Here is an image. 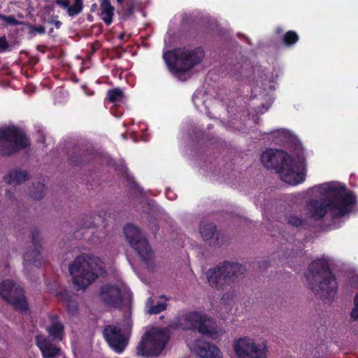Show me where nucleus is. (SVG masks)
<instances>
[{
    "instance_id": "31",
    "label": "nucleus",
    "mask_w": 358,
    "mask_h": 358,
    "mask_svg": "<svg viewBox=\"0 0 358 358\" xmlns=\"http://www.w3.org/2000/svg\"><path fill=\"white\" fill-rule=\"evenodd\" d=\"M57 297L59 301L65 304L71 297L66 290H62L57 294Z\"/></svg>"
},
{
    "instance_id": "23",
    "label": "nucleus",
    "mask_w": 358,
    "mask_h": 358,
    "mask_svg": "<svg viewBox=\"0 0 358 358\" xmlns=\"http://www.w3.org/2000/svg\"><path fill=\"white\" fill-rule=\"evenodd\" d=\"M166 308L167 304L164 302H158L155 305L154 300L151 297L148 298L145 303L146 311L150 315L159 314L165 310Z\"/></svg>"
},
{
    "instance_id": "27",
    "label": "nucleus",
    "mask_w": 358,
    "mask_h": 358,
    "mask_svg": "<svg viewBox=\"0 0 358 358\" xmlns=\"http://www.w3.org/2000/svg\"><path fill=\"white\" fill-rule=\"evenodd\" d=\"M285 220L288 224L293 227H299L304 223V220L294 214L288 215Z\"/></svg>"
},
{
    "instance_id": "28",
    "label": "nucleus",
    "mask_w": 358,
    "mask_h": 358,
    "mask_svg": "<svg viewBox=\"0 0 358 358\" xmlns=\"http://www.w3.org/2000/svg\"><path fill=\"white\" fill-rule=\"evenodd\" d=\"M122 96V91L120 89H113L108 92V100L110 102H115L120 100Z\"/></svg>"
},
{
    "instance_id": "11",
    "label": "nucleus",
    "mask_w": 358,
    "mask_h": 358,
    "mask_svg": "<svg viewBox=\"0 0 358 358\" xmlns=\"http://www.w3.org/2000/svg\"><path fill=\"white\" fill-rule=\"evenodd\" d=\"M124 233L129 245L143 261L148 262L152 258L153 252L145 235L138 227L128 224L124 228Z\"/></svg>"
},
{
    "instance_id": "9",
    "label": "nucleus",
    "mask_w": 358,
    "mask_h": 358,
    "mask_svg": "<svg viewBox=\"0 0 358 358\" xmlns=\"http://www.w3.org/2000/svg\"><path fill=\"white\" fill-rule=\"evenodd\" d=\"M29 145L24 134L15 127L0 130V154L10 155Z\"/></svg>"
},
{
    "instance_id": "24",
    "label": "nucleus",
    "mask_w": 358,
    "mask_h": 358,
    "mask_svg": "<svg viewBox=\"0 0 358 358\" xmlns=\"http://www.w3.org/2000/svg\"><path fill=\"white\" fill-rule=\"evenodd\" d=\"M44 189L45 186L43 183H33L32 186L29 188V194L34 199L40 200L44 196Z\"/></svg>"
},
{
    "instance_id": "43",
    "label": "nucleus",
    "mask_w": 358,
    "mask_h": 358,
    "mask_svg": "<svg viewBox=\"0 0 358 358\" xmlns=\"http://www.w3.org/2000/svg\"><path fill=\"white\" fill-rule=\"evenodd\" d=\"M64 358H65V357H64Z\"/></svg>"
},
{
    "instance_id": "22",
    "label": "nucleus",
    "mask_w": 358,
    "mask_h": 358,
    "mask_svg": "<svg viewBox=\"0 0 358 358\" xmlns=\"http://www.w3.org/2000/svg\"><path fill=\"white\" fill-rule=\"evenodd\" d=\"M101 18L106 24L112 23L114 15V7L111 5L110 0H103L101 3Z\"/></svg>"
},
{
    "instance_id": "37",
    "label": "nucleus",
    "mask_w": 358,
    "mask_h": 358,
    "mask_svg": "<svg viewBox=\"0 0 358 358\" xmlns=\"http://www.w3.org/2000/svg\"><path fill=\"white\" fill-rule=\"evenodd\" d=\"M55 17H52L51 20H50L49 22L53 24L57 29H59L62 25V22L59 20H55Z\"/></svg>"
},
{
    "instance_id": "19",
    "label": "nucleus",
    "mask_w": 358,
    "mask_h": 358,
    "mask_svg": "<svg viewBox=\"0 0 358 358\" xmlns=\"http://www.w3.org/2000/svg\"><path fill=\"white\" fill-rule=\"evenodd\" d=\"M50 324L46 327V331L54 341H61L64 336V326L58 317H50Z\"/></svg>"
},
{
    "instance_id": "33",
    "label": "nucleus",
    "mask_w": 358,
    "mask_h": 358,
    "mask_svg": "<svg viewBox=\"0 0 358 358\" xmlns=\"http://www.w3.org/2000/svg\"><path fill=\"white\" fill-rule=\"evenodd\" d=\"M351 317L355 320H358V294L354 300V308L351 312Z\"/></svg>"
},
{
    "instance_id": "42",
    "label": "nucleus",
    "mask_w": 358,
    "mask_h": 358,
    "mask_svg": "<svg viewBox=\"0 0 358 358\" xmlns=\"http://www.w3.org/2000/svg\"><path fill=\"white\" fill-rule=\"evenodd\" d=\"M124 0H117L118 3H121Z\"/></svg>"
},
{
    "instance_id": "26",
    "label": "nucleus",
    "mask_w": 358,
    "mask_h": 358,
    "mask_svg": "<svg viewBox=\"0 0 358 358\" xmlns=\"http://www.w3.org/2000/svg\"><path fill=\"white\" fill-rule=\"evenodd\" d=\"M299 40L297 34L294 31H287L283 38L285 44L287 46L294 44Z\"/></svg>"
},
{
    "instance_id": "39",
    "label": "nucleus",
    "mask_w": 358,
    "mask_h": 358,
    "mask_svg": "<svg viewBox=\"0 0 358 358\" xmlns=\"http://www.w3.org/2000/svg\"><path fill=\"white\" fill-rule=\"evenodd\" d=\"M4 15L0 13V19L2 20L3 19Z\"/></svg>"
},
{
    "instance_id": "14",
    "label": "nucleus",
    "mask_w": 358,
    "mask_h": 358,
    "mask_svg": "<svg viewBox=\"0 0 358 358\" xmlns=\"http://www.w3.org/2000/svg\"><path fill=\"white\" fill-rule=\"evenodd\" d=\"M199 231L203 241L210 245L220 248L229 243L227 237L220 233L213 223H201Z\"/></svg>"
},
{
    "instance_id": "30",
    "label": "nucleus",
    "mask_w": 358,
    "mask_h": 358,
    "mask_svg": "<svg viewBox=\"0 0 358 358\" xmlns=\"http://www.w3.org/2000/svg\"><path fill=\"white\" fill-rule=\"evenodd\" d=\"M64 305L69 313L74 314L77 312V303L71 298Z\"/></svg>"
},
{
    "instance_id": "34",
    "label": "nucleus",
    "mask_w": 358,
    "mask_h": 358,
    "mask_svg": "<svg viewBox=\"0 0 358 358\" xmlns=\"http://www.w3.org/2000/svg\"><path fill=\"white\" fill-rule=\"evenodd\" d=\"M9 50V44L5 36L0 37V52H5Z\"/></svg>"
},
{
    "instance_id": "41",
    "label": "nucleus",
    "mask_w": 358,
    "mask_h": 358,
    "mask_svg": "<svg viewBox=\"0 0 358 358\" xmlns=\"http://www.w3.org/2000/svg\"><path fill=\"white\" fill-rule=\"evenodd\" d=\"M96 7V4H93L92 6V9H94Z\"/></svg>"
},
{
    "instance_id": "8",
    "label": "nucleus",
    "mask_w": 358,
    "mask_h": 358,
    "mask_svg": "<svg viewBox=\"0 0 358 358\" xmlns=\"http://www.w3.org/2000/svg\"><path fill=\"white\" fill-rule=\"evenodd\" d=\"M236 358H267L268 346L265 341L251 336H243L234 342Z\"/></svg>"
},
{
    "instance_id": "20",
    "label": "nucleus",
    "mask_w": 358,
    "mask_h": 358,
    "mask_svg": "<svg viewBox=\"0 0 358 358\" xmlns=\"http://www.w3.org/2000/svg\"><path fill=\"white\" fill-rule=\"evenodd\" d=\"M29 179V173L26 170L20 169L10 171L4 177L5 181L11 185H20Z\"/></svg>"
},
{
    "instance_id": "13",
    "label": "nucleus",
    "mask_w": 358,
    "mask_h": 358,
    "mask_svg": "<svg viewBox=\"0 0 358 358\" xmlns=\"http://www.w3.org/2000/svg\"><path fill=\"white\" fill-rule=\"evenodd\" d=\"M129 295L127 285L119 281L114 285L106 284L100 289V296L107 304L112 306H119L123 299Z\"/></svg>"
},
{
    "instance_id": "5",
    "label": "nucleus",
    "mask_w": 358,
    "mask_h": 358,
    "mask_svg": "<svg viewBox=\"0 0 358 358\" xmlns=\"http://www.w3.org/2000/svg\"><path fill=\"white\" fill-rule=\"evenodd\" d=\"M245 272V268L241 264L226 262L208 271V281L211 287L224 290L231 287Z\"/></svg>"
},
{
    "instance_id": "35",
    "label": "nucleus",
    "mask_w": 358,
    "mask_h": 358,
    "mask_svg": "<svg viewBox=\"0 0 358 358\" xmlns=\"http://www.w3.org/2000/svg\"><path fill=\"white\" fill-rule=\"evenodd\" d=\"M29 30L31 33H38L43 34L45 32V27L43 26L34 27L30 26Z\"/></svg>"
},
{
    "instance_id": "32",
    "label": "nucleus",
    "mask_w": 358,
    "mask_h": 358,
    "mask_svg": "<svg viewBox=\"0 0 358 358\" xmlns=\"http://www.w3.org/2000/svg\"><path fill=\"white\" fill-rule=\"evenodd\" d=\"M2 20L5 22L6 25H18L20 24V22L12 15H4Z\"/></svg>"
},
{
    "instance_id": "7",
    "label": "nucleus",
    "mask_w": 358,
    "mask_h": 358,
    "mask_svg": "<svg viewBox=\"0 0 358 358\" xmlns=\"http://www.w3.org/2000/svg\"><path fill=\"white\" fill-rule=\"evenodd\" d=\"M170 338V331L165 328H153L146 331L137 347V354L145 357L159 356Z\"/></svg>"
},
{
    "instance_id": "2",
    "label": "nucleus",
    "mask_w": 358,
    "mask_h": 358,
    "mask_svg": "<svg viewBox=\"0 0 358 358\" xmlns=\"http://www.w3.org/2000/svg\"><path fill=\"white\" fill-rule=\"evenodd\" d=\"M263 165L268 169H274L280 179L291 185H296L305 180L303 167H299L292 158L281 150L269 149L261 157Z\"/></svg>"
},
{
    "instance_id": "16",
    "label": "nucleus",
    "mask_w": 358,
    "mask_h": 358,
    "mask_svg": "<svg viewBox=\"0 0 358 358\" xmlns=\"http://www.w3.org/2000/svg\"><path fill=\"white\" fill-rule=\"evenodd\" d=\"M188 345L201 358H222V353L217 346L203 340L196 339Z\"/></svg>"
},
{
    "instance_id": "38",
    "label": "nucleus",
    "mask_w": 358,
    "mask_h": 358,
    "mask_svg": "<svg viewBox=\"0 0 358 358\" xmlns=\"http://www.w3.org/2000/svg\"><path fill=\"white\" fill-rule=\"evenodd\" d=\"M170 193H171V192L169 190H167V192H166V196H167V197H168V198H169V199H172L173 197L170 196V195H169V194H170Z\"/></svg>"
},
{
    "instance_id": "29",
    "label": "nucleus",
    "mask_w": 358,
    "mask_h": 358,
    "mask_svg": "<svg viewBox=\"0 0 358 358\" xmlns=\"http://www.w3.org/2000/svg\"><path fill=\"white\" fill-rule=\"evenodd\" d=\"M236 297V293L234 290L226 291L222 297V301L225 304H230Z\"/></svg>"
},
{
    "instance_id": "25",
    "label": "nucleus",
    "mask_w": 358,
    "mask_h": 358,
    "mask_svg": "<svg viewBox=\"0 0 358 358\" xmlns=\"http://www.w3.org/2000/svg\"><path fill=\"white\" fill-rule=\"evenodd\" d=\"M79 225L82 229H90L96 225L94 217L87 215L79 220Z\"/></svg>"
},
{
    "instance_id": "18",
    "label": "nucleus",
    "mask_w": 358,
    "mask_h": 358,
    "mask_svg": "<svg viewBox=\"0 0 358 358\" xmlns=\"http://www.w3.org/2000/svg\"><path fill=\"white\" fill-rule=\"evenodd\" d=\"M36 344L43 358H57L61 355V349L43 335L36 336Z\"/></svg>"
},
{
    "instance_id": "17",
    "label": "nucleus",
    "mask_w": 358,
    "mask_h": 358,
    "mask_svg": "<svg viewBox=\"0 0 358 358\" xmlns=\"http://www.w3.org/2000/svg\"><path fill=\"white\" fill-rule=\"evenodd\" d=\"M41 250V238L38 234H33L31 245L27 248L24 254V267H27L31 264L38 267L42 259Z\"/></svg>"
},
{
    "instance_id": "12",
    "label": "nucleus",
    "mask_w": 358,
    "mask_h": 358,
    "mask_svg": "<svg viewBox=\"0 0 358 358\" xmlns=\"http://www.w3.org/2000/svg\"><path fill=\"white\" fill-rule=\"evenodd\" d=\"M186 325L189 329H197L202 335L216 340L220 337V333L215 323L204 315L199 313H189L185 315Z\"/></svg>"
},
{
    "instance_id": "10",
    "label": "nucleus",
    "mask_w": 358,
    "mask_h": 358,
    "mask_svg": "<svg viewBox=\"0 0 358 358\" xmlns=\"http://www.w3.org/2000/svg\"><path fill=\"white\" fill-rule=\"evenodd\" d=\"M0 295L13 308L22 313H27L29 305L23 289L11 280H5L0 284Z\"/></svg>"
},
{
    "instance_id": "21",
    "label": "nucleus",
    "mask_w": 358,
    "mask_h": 358,
    "mask_svg": "<svg viewBox=\"0 0 358 358\" xmlns=\"http://www.w3.org/2000/svg\"><path fill=\"white\" fill-rule=\"evenodd\" d=\"M55 3L66 10L70 17L80 14L83 9V0H73L72 6H70L69 0H56Z\"/></svg>"
},
{
    "instance_id": "15",
    "label": "nucleus",
    "mask_w": 358,
    "mask_h": 358,
    "mask_svg": "<svg viewBox=\"0 0 358 358\" xmlns=\"http://www.w3.org/2000/svg\"><path fill=\"white\" fill-rule=\"evenodd\" d=\"M103 336L114 351L121 353L124 350L128 338L120 327L115 325H107L103 330Z\"/></svg>"
},
{
    "instance_id": "6",
    "label": "nucleus",
    "mask_w": 358,
    "mask_h": 358,
    "mask_svg": "<svg viewBox=\"0 0 358 358\" xmlns=\"http://www.w3.org/2000/svg\"><path fill=\"white\" fill-rule=\"evenodd\" d=\"M203 56V51L199 48H176L164 53V59L171 71L185 72L200 63Z\"/></svg>"
},
{
    "instance_id": "40",
    "label": "nucleus",
    "mask_w": 358,
    "mask_h": 358,
    "mask_svg": "<svg viewBox=\"0 0 358 358\" xmlns=\"http://www.w3.org/2000/svg\"><path fill=\"white\" fill-rule=\"evenodd\" d=\"M160 298L165 299L166 300H168L169 299L165 297V296H160Z\"/></svg>"
},
{
    "instance_id": "36",
    "label": "nucleus",
    "mask_w": 358,
    "mask_h": 358,
    "mask_svg": "<svg viewBox=\"0 0 358 358\" xmlns=\"http://www.w3.org/2000/svg\"><path fill=\"white\" fill-rule=\"evenodd\" d=\"M6 197L10 203L15 202V198L14 194L8 190L6 193Z\"/></svg>"
},
{
    "instance_id": "3",
    "label": "nucleus",
    "mask_w": 358,
    "mask_h": 358,
    "mask_svg": "<svg viewBox=\"0 0 358 358\" xmlns=\"http://www.w3.org/2000/svg\"><path fill=\"white\" fill-rule=\"evenodd\" d=\"M69 271L76 290L85 289L95 279L104 273L103 263L96 257L83 255L69 265Z\"/></svg>"
},
{
    "instance_id": "4",
    "label": "nucleus",
    "mask_w": 358,
    "mask_h": 358,
    "mask_svg": "<svg viewBox=\"0 0 358 358\" xmlns=\"http://www.w3.org/2000/svg\"><path fill=\"white\" fill-rule=\"evenodd\" d=\"M306 280L310 288L322 297L331 300L336 293L337 282L326 260L313 262L308 268Z\"/></svg>"
},
{
    "instance_id": "1",
    "label": "nucleus",
    "mask_w": 358,
    "mask_h": 358,
    "mask_svg": "<svg viewBox=\"0 0 358 358\" xmlns=\"http://www.w3.org/2000/svg\"><path fill=\"white\" fill-rule=\"evenodd\" d=\"M326 198L311 200L307 205V213L315 220L322 219L329 210L334 217H343L349 213L355 203V196L345 187L334 182L324 183L318 187Z\"/></svg>"
}]
</instances>
